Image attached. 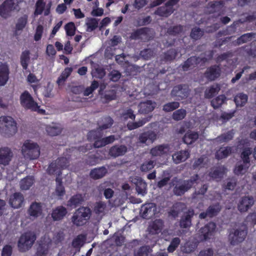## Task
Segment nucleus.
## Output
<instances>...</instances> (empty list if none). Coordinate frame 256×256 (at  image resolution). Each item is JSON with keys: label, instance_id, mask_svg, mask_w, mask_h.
<instances>
[{"label": "nucleus", "instance_id": "f257e3e1", "mask_svg": "<svg viewBox=\"0 0 256 256\" xmlns=\"http://www.w3.org/2000/svg\"><path fill=\"white\" fill-rule=\"evenodd\" d=\"M17 132L16 124L10 116L0 117V132L4 136L10 137Z\"/></svg>", "mask_w": 256, "mask_h": 256}, {"label": "nucleus", "instance_id": "f03ea898", "mask_svg": "<svg viewBox=\"0 0 256 256\" xmlns=\"http://www.w3.org/2000/svg\"><path fill=\"white\" fill-rule=\"evenodd\" d=\"M248 234V230L245 225L232 229L228 236V240L232 246H235L242 242L246 238Z\"/></svg>", "mask_w": 256, "mask_h": 256}, {"label": "nucleus", "instance_id": "7ed1b4c3", "mask_svg": "<svg viewBox=\"0 0 256 256\" xmlns=\"http://www.w3.org/2000/svg\"><path fill=\"white\" fill-rule=\"evenodd\" d=\"M22 153L26 158L35 160L40 156V148L36 143L27 140L22 147Z\"/></svg>", "mask_w": 256, "mask_h": 256}, {"label": "nucleus", "instance_id": "20e7f679", "mask_svg": "<svg viewBox=\"0 0 256 256\" xmlns=\"http://www.w3.org/2000/svg\"><path fill=\"white\" fill-rule=\"evenodd\" d=\"M91 210L88 207L82 206L74 212L71 220L74 224L78 226L84 224L90 218Z\"/></svg>", "mask_w": 256, "mask_h": 256}, {"label": "nucleus", "instance_id": "39448f33", "mask_svg": "<svg viewBox=\"0 0 256 256\" xmlns=\"http://www.w3.org/2000/svg\"><path fill=\"white\" fill-rule=\"evenodd\" d=\"M36 239V234L32 232H28L22 234L18 242V246L21 252L29 250L34 244Z\"/></svg>", "mask_w": 256, "mask_h": 256}, {"label": "nucleus", "instance_id": "423d86ee", "mask_svg": "<svg viewBox=\"0 0 256 256\" xmlns=\"http://www.w3.org/2000/svg\"><path fill=\"white\" fill-rule=\"evenodd\" d=\"M21 0H5L0 6V16L7 18L11 16V14L14 10H18V4Z\"/></svg>", "mask_w": 256, "mask_h": 256}, {"label": "nucleus", "instance_id": "0eeeda50", "mask_svg": "<svg viewBox=\"0 0 256 256\" xmlns=\"http://www.w3.org/2000/svg\"><path fill=\"white\" fill-rule=\"evenodd\" d=\"M199 179L198 174L192 176L190 180L182 181L178 185L175 186L173 190L174 194L176 196H182L192 186L197 182Z\"/></svg>", "mask_w": 256, "mask_h": 256}, {"label": "nucleus", "instance_id": "6e6552de", "mask_svg": "<svg viewBox=\"0 0 256 256\" xmlns=\"http://www.w3.org/2000/svg\"><path fill=\"white\" fill-rule=\"evenodd\" d=\"M20 100L22 106L25 108L38 111L42 114L44 112V110L39 108L37 103L34 101L31 95L26 91L21 94Z\"/></svg>", "mask_w": 256, "mask_h": 256}, {"label": "nucleus", "instance_id": "1a4fd4ad", "mask_svg": "<svg viewBox=\"0 0 256 256\" xmlns=\"http://www.w3.org/2000/svg\"><path fill=\"white\" fill-rule=\"evenodd\" d=\"M180 0H169L164 6L158 7L154 12V14L160 16L168 18L174 10L173 8Z\"/></svg>", "mask_w": 256, "mask_h": 256}, {"label": "nucleus", "instance_id": "9d476101", "mask_svg": "<svg viewBox=\"0 0 256 256\" xmlns=\"http://www.w3.org/2000/svg\"><path fill=\"white\" fill-rule=\"evenodd\" d=\"M158 138L157 134L153 130H148L140 134L138 138V143L148 146L152 144Z\"/></svg>", "mask_w": 256, "mask_h": 256}, {"label": "nucleus", "instance_id": "9b49d317", "mask_svg": "<svg viewBox=\"0 0 256 256\" xmlns=\"http://www.w3.org/2000/svg\"><path fill=\"white\" fill-rule=\"evenodd\" d=\"M216 228V224L214 222H209L199 230L200 238L201 241H206L210 239L213 236Z\"/></svg>", "mask_w": 256, "mask_h": 256}, {"label": "nucleus", "instance_id": "f8f14e48", "mask_svg": "<svg viewBox=\"0 0 256 256\" xmlns=\"http://www.w3.org/2000/svg\"><path fill=\"white\" fill-rule=\"evenodd\" d=\"M252 196H244L240 198L238 204V209L241 212H246L254 204Z\"/></svg>", "mask_w": 256, "mask_h": 256}, {"label": "nucleus", "instance_id": "ddd939ff", "mask_svg": "<svg viewBox=\"0 0 256 256\" xmlns=\"http://www.w3.org/2000/svg\"><path fill=\"white\" fill-rule=\"evenodd\" d=\"M156 211V207L154 203H148L142 206L140 214L143 218L150 219L155 214Z\"/></svg>", "mask_w": 256, "mask_h": 256}, {"label": "nucleus", "instance_id": "4468645a", "mask_svg": "<svg viewBox=\"0 0 256 256\" xmlns=\"http://www.w3.org/2000/svg\"><path fill=\"white\" fill-rule=\"evenodd\" d=\"M190 92L188 86L186 84H180L175 86L171 92V95L177 96L182 100L186 98Z\"/></svg>", "mask_w": 256, "mask_h": 256}, {"label": "nucleus", "instance_id": "2eb2a0df", "mask_svg": "<svg viewBox=\"0 0 256 256\" xmlns=\"http://www.w3.org/2000/svg\"><path fill=\"white\" fill-rule=\"evenodd\" d=\"M194 214V210L191 208L184 212L180 220V227L183 228H189L192 225V218Z\"/></svg>", "mask_w": 256, "mask_h": 256}, {"label": "nucleus", "instance_id": "dca6fc26", "mask_svg": "<svg viewBox=\"0 0 256 256\" xmlns=\"http://www.w3.org/2000/svg\"><path fill=\"white\" fill-rule=\"evenodd\" d=\"M130 181L135 184L136 189L139 194L144 196L146 194V184L140 177L131 176L130 178Z\"/></svg>", "mask_w": 256, "mask_h": 256}, {"label": "nucleus", "instance_id": "f3484780", "mask_svg": "<svg viewBox=\"0 0 256 256\" xmlns=\"http://www.w3.org/2000/svg\"><path fill=\"white\" fill-rule=\"evenodd\" d=\"M222 206L219 203H216L208 206L205 212L200 214L199 217L200 218H205L207 217L212 218L216 216L220 211Z\"/></svg>", "mask_w": 256, "mask_h": 256}, {"label": "nucleus", "instance_id": "a211bd4d", "mask_svg": "<svg viewBox=\"0 0 256 256\" xmlns=\"http://www.w3.org/2000/svg\"><path fill=\"white\" fill-rule=\"evenodd\" d=\"M13 156V152L8 147L0 148V164L6 166L8 164Z\"/></svg>", "mask_w": 256, "mask_h": 256}, {"label": "nucleus", "instance_id": "6ab92c4d", "mask_svg": "<svg viewBox=\"0 0 256 256\" xmlns=\"http://www.w3.org/2000/svg\"><path fill=\"white\" fill-rule=\"evenodd\" d=\"M186 210V206L185 204L181 202H176L170 209L168 215L169 216L175 218L178 216L180 212H184Z\"/></svg>", "mask_w": 256, "mask_h": 256}, {"label": "nucleus", "instance_id": "aec40b11", "mask_svg": "<svg viewBox=\"0 0 256 256\" xmlns=\"http://www.w3.org/2000/svg\"><path fill=\"white\" fill-rule=\"evenodd\" d=\"M221 70L219 66L214 65L208 68L204 73L205 77L210 81L215 80L220 75Z\"/></svg>", "mask_w": 256, "mask_h": 256}, {"label": "nucleus", "instance_id": "412c9836", "mask_svg": "<svg viewBox=\"0 0 256 256\" xmlns=\"http://www.w3.org/2000/svg\"><path fill=\"white\" fill-rule=\"evenodd\" d=\"M24 202L23 195L20 192H15L10 198L9 203L14 208L22 206Z\"/></svg>", "mask_w": 256, "mask_h": 256}, {"label": "nucleus", "instance_id": "4be33fe9", "mask_svg": "<svg viewBox=\"0 0 256 256\" xmlns=\"http://www.w3.org/2000/svg\"><path fill=\"white\" fill-rule=\"evenodd\" d=\"M162 227V220H156L149 224L147 231L149 234L152 235L156 234L161 232Z\"/></svg>", "mask_w": 256, "mask_h": 256}, {"label": "nucleus", "instance_id": "5701e85b", "mask_svg": "<svg viewBox=\"0 0 256 256\" xmlns=\"http://www.w3.org/2000/svg\"><path fill=\"white\" fill-rule=\"evenodd\" d=\"M128 151L127 147L124 145H116L110 148L108 154L111 156L116 158L124 154Z\"/></svg>", "mask_w": 256, "mask_h": 256}, {"label": "nucleus", "instance_id": "b1692460", "mask_svg": "<svg viewBox=\"0 0 256 256\" xmlns=\"http://www.w3.org/2000/svg\"><path fill=\"white\" fill-rule=\"evenodd\" d=\"M112 184L108 182H104L102 183L98 186V190L100 192H104V194L107 199L112 197L114 191L110 188Z\"/></svg>", "mask_w": 256, "mask_h": 256}, {"label": "nucleus", "instance_id": "393cba45", "mask_svg": "<svg viewBox=\"0 0 256 256\" xmlns=\"http://www.w3.org/2000/svg\"><path fill=\"white\" fill-rule=\"evenodd\" d=\"M155 107V103L152 100L141 102L138 105V112L140 114H148L152 112Z\"/></svg>", "mask_w": 256, "mask_h": 256}, {"label": "nucleus", "instance_id": "a878e982", "mask_svg": "<svg viewBox=\"0 0 256 256\" xmlns=\"http://www.w3.org/2000/svg\"><path fill=\"white\" fill-rule=\"evenodd\" d=\"M28 212L30 216L34 218L40 216L42 213L40 204L36 202H32L28 208Z\"/></svg>", "mask_w": 256, "mask_h": 256}, {"label": "nucleus", "instance_id": "bb28decb", "mask_svg": "<svg viewBox=\"0 0 256 256\" xmlns=\"http://www.w3.org/2000/svg\"><path fill=\"white\" fill-rule=\"evenodd\" d=\"M227 169L224 166H220L212 169L209 176L213 179L220 180L226 173Z\"/></svg>", "mask_w": 256, "mask_h": 256}, {"label": "nucleus", "instance_id": "cd10ccee", "mask_svg": "<svg viewBox=\"0 0 256 256\" xmlns=\"http://www.w3.org/2000/svg\"><path fill=\"white\" fill-rule=\"evenodd\" d=\"M256 38V32H250L244 34L238 37L234 42L235 45L240 46L244 44L250 42Z\"/></svg>", "mask_w": 256, "mask_h": 256}, {"label": "nucleus", "instance_id": "c85d7f7f", "mask_svg": "<svg viewBox=\"0 0 256 256\" xmlns=\"http://www.w3.org/2000/svg\"><path fill=\"white\" fill-rule=\"evenodd\" d=\"M168 150V144H160L152 148L150 150V154L152 156H158L166 154Z\"/></svg>", "mask_w": 256, "mask_h": 256}, {"label": "nucleus", "instance_id": "c756f323", "mask_svg": "<svg viewBox=\"0 0 256 256\" xmlns=\"http://www.w3.org/2000/svg\"><path fill=\"white\" fill-rule=\"evenodd\" d=\"M190 156V152L188 150H180L172 155V160L176 164L184 162Z\"/></svg>", "mask_w": 256, "mask_h": 256}, {"label": "nucleus", "instance_id": "7c9ffc66", "mask_svg": "<svg viewBox=\"0 0 256 256\" xmlns=\"http://www.w3.org/2000/svg\"><path fill=\"white\" fill-rule=\"evenodd\" d=\"M8 66L5 64H0V86L4 85L8 79Z\"/></svg>", "mask_w": 256, "mask_h": 256}, {"label": "nucleus", "instance_id": "2f4dec72", "mask_svg": "<svg viewBox=\"0 0 256 256\" xmlns=\"http://www.w3.org/2000/svg\"><path fill=\"white\" fill-rule=\"evenodd\" d=\"M220 90V86L218 84H214L207 88L204 91V97L210 99L217 94Z\"/></svg>", "mask_w": 256, "mask_h": 256}, {"label": "nucleus", "instance_id": "473e14b6", "mask_svg": "<svg viewBox=\"0 0 256 256\" xmlns=\"http://www.w3.org/2000/svg\"><path fill=\"white\" fill-rule=\"evenodd\" d=\"M107 170L104 166L94 168L90 172V176L94 180H98L103 178L107 173Z\"/></svg>", "mask_w": 256, "mask_h": 256}, {"label": "nucleus", "instance_id": "72a5a7b5", "mask_svg": "<svg viewBox=\"0 0 256 256\" xmlns=\"http://www.w3.org/2000/svg\"><path fill=\"white\" fill-rule=\"evenodd\" d=\"M86 240V235L85 234H80L77 236L73 240L72 243V246L76 249L77 251L80 252Z\"/></svg>", "mask_w": 256, "mask_h": 256}, {"label": "nucleus", "instance_id": "f704fd0d", "mask_svg": "<svg viewBox=\"0 0 256 256\" xmlns=\"http://www.w3.org/2000/svg\"><path fill=\"white\" fill-rule=\"evenodd\" d=\"M66 214V209L63 206H59L53 210L52 216L54 220H60L63 218Z\"/></svg>", "mask_w": 256, "mask_h": 256}, {"label": "nucleus", "instance_id": "c9c22d12", "mask_svg": "<svg viewBox=\"0 0 256 256\" xmlns=\"http://www.w3.org/2000/svg\"><path fill=\"white\" fill-rule=\"evenodd\" d=\"M46 131L49 136H56L62 132V128L58 124H52L46 126Z\"/></svg>", "mask_w": 256, "mask_h": 256}, {"label": "nucleus", "instance_id": "e433bc0d", "mask_svg": "<svg viewBox=\"0 0 256 256\" xmlns=\"http://www.w3.org/2000/svg\"><path fill=\"white\" fill-rule=\"evenodd\" d=\"M224 2L222 0L212 1L208 4V8L210 9V12L214 13L220 11L224 6Z\"/></svg>", "mask_w": 256, "mask_h": 256}, {"label": "nucleus", "instance_id": "4c0bfd02", "mask_svg": "<svg viewBox=\"0 0 256 256\" xmlns=\"http://www.w3.org/2000/svg\"><path fill=\"white\" fill-rule=\"evenodd\" d=\"M34 179L32 176H28L21 180L20 182V188L22 190H28L34 184Z\"/></svg>", "mask_w": 256, "mask_h": 256}, {"label": "nucleus", "instance_id": "58836bf2", "mask_svg": "<svg viewBox=\"0 0 256 256\" xmlns=\"http://www.w3.org/2000/svg\"><path fill=\"white\" fill-rule=\"evenodd\" d=\"M72 71V68H66L64 70L56 81V83L58 86L64 85L65 81L70 75Z\"/></svg>", "mask_w": 256, "mask_h": 256}, {"label": "nucleus", "instance_id": "ea45409f", "mask_svg": "<svg viewBox=\"0 0 256 256\" xmlns=\"http://www.w3.org/2000/svg\"><path fill=\"white\" fill-rule=\"evenodd\" d=\"M232 152V148L229 146L220 148L216 154L217 159H222L227 157Z\"/></svg>", "mask_w": 256, "mask_h": 256}, {"label": "nucleus", "instance_id": "a19ab883", "mask_svg": "<svg viewBox=\"0 0 256 256\" xmlns=\"http://www.w3.org/2000/svg\"><path fill=\"white\" fill-rule=\"evenodd\" d=\"M151 118V116L144 118L138 122H129L127 124L128 128L129 130H132L144 126L146 122H148Z\"/></svg>", "mask_w": 256, "mask_h": 256}, {"label": "nucleus", "instance_id": "79ce46f5", "mask_svg": "<svg viewBox=\"0 0 256 256\" xmlns=\"http://www.w3.org/2000/svg\"><path fill=\"white\" fill-rule=\"evenodd\" d=\"M198 138V134L196 132H187L185 134L183 138L184 142L187 144H192L196 141Z\"/></svg>", "mask_w": 256, "mask_h": 256}, {"label": "nucleus", "instance_id": "37998d69", "mask_svg": "<svg viewBox=\"0 0 256 256\" xmlns=\"http://www.w3.org/2000/svg\"><path fill=\"white\" fill-rule=\"evenodd\" d=\"M248 96L243 93H240L234 97V101L237 106H243L248 101Z\"/></svg>", "mask_w": 256, "mask_h": 256}, {"label": "nucleus", "instance_id": "c03bdc74", "mask_svg": "<svg viewBox=\"0 0 256 256\" xmlns=\"http://www.w3.org/2000/svg\"><path fill=\"white\" fill-rule=\"evenodd\" d=\"M152 249L148 246H142L134 251V256H148Z\"/></svg>", "mask_w": 256, "mask_h": 256}, {"label": "nucleus", "instance_id": "a18cd8bd", "mask_svg": "<svg viewBox=\"0 0 256 256\" xmlns=\"http://www.w3.org/2000/svg\"><path fill=\"white\" fill-rule=\"evenodd\" d=\"M234 134V132H233V130H232L226 133L221 134L220 136H218L214 140L216 142H227L232 138Z\"/></svg>", "mask_w": 256, "mask_h": 256}, {"label": "nucleus", "instance_id": "49530a36", "mask_svg": "<svg viewBox=\"0 0 256 256\" xmlns=\"http://www.w3.org/2000/svg\"><path fill=\"white\" fill-rule=\"evenodd\" d=\"M226 100L224 95H220L211 100V106L214 109L218 108Z\"/></svg>", "mask_w": 256, "mask_h": 256}, {"label": "nucleus", "instance_id": "de8ad7c7", "mask_svg": "<svg viewBox=\"0 0 256 256\" xmlns=\"http://www.w3.org/2000/svg\"><path fill=\"white\" fill-rule=\"evenodd\" d=\"M47 172L50 174H58V176L62 174L61 170L57 164L56 160L52 162L47 169Z\"/></svg>", "mask_w": 256, "mask_h": 256}, {"label": "nucleus", "instance_id": "09e8293b", "mask_svg": "<svg viewBox=\"0 0 256 256\" xmlns=\"http://www.w3.org/2000/svg\"><path fill=\"white\" fill-rule=\"evenodd\" d=\"M30 52L26 50L24 51L20 56V64L24 70L28 68V64L30 60Z\"/></svg>", "mask_w": 256, "mask_h": 256}, {"label": "nucleus", "instance_id": "8fccbe9b", "mask_svg": "<svg viewBox=\"0 0 256 256\" xmlns=\"http://www.w3.org/2000/svg\"><path fill=\"white\" fill-rule=\"evenodd\" d=\"M186 111L183 108L178 109L174 111L172 114V118L176 121L182 120L186 115Z\"/></svg>", "mask_w": 256, "mask_h": 256}, {"label": "nucleus", "instance_id": "3c124183", "mask_svg": "<svg viewBox=\"0 0 256 256\" xmlns=\"http://www.w3.org/2000/svg\"><path fill=\"white\" fill-rule=\"evenodd\" d=\"M83 198L80 194H76L72 196L68 202V205L70 206H76L83 202Z\"/></svg>", "mask_w": 256, "mask_h": 256}, {"label": "nucleus", "instance_id": "603ef678", "mask_svg": "<svg viewBox=\"0 0 256 256\" xmlns=\"http://www.w3.org/2000/svg\"><path fill=\"white\" fill-rule=\"evenodd\" d=\"M143 66H140L135 64H128L126 69V72L128 75H136L138 72H140Z\"/></svg>", "mask_w": 256, "mask_h": 256}, {"label": "nucleus", "instance_id": "864d4df0", "mask_svg": "<svg viewBox=\"0 0 256 256\" xmlns=\"http://www.w3.org/2000/svg\"><path fill=\"white\" fill-rule=\"evenodd\" d=\"M156 164V162L154 160L146 161L141 164L140 170L142 172H147L152 170Z\"/></svg>", "mask_w": 256, "mask_h": 256}, {"label": "nucleus", "instance_id": "5fc2aeb1", "mask_svg": "<svg viewBox=\"0 0 256 256\" xmlns=\"http://www.w3.org/2000/svg\"><path fill=\"white\" fill-rule=\"evenodd\" d=\"M236 22H234L228 27L226 30L218 32L217 34V37L219 38L223 36H225L234 33L236 30Z\"/></svg>", "mask_w": 256, "mask_h": 256}, {"label": "nucleus", "instance_id": "6e6d98bb", "mask_svg": "<svg viewBox=\"0 0 256 256\" xmlns=\"http://www.w3.org/2000/svg\"><path fill=\"white\" fill-rule=\"evenodd\" d=\"M213 52L212 51L209 52V54L208 55V58L205 57H197V56H192L190 60L192 62H195V64L197 65L200 63H205L208 62L209 60L212 58Z\"/></svg>", "mask_w": 256, "mask_h": 256}, {"label": "nucleus", "instance_id": "4d7b16f0", "mask_svg": "<svg viewBox=\"0 0 256 256\" xmlns=\"http://www.w3.org/2000/svg\"><path fill=\"white\" fill-rule=\"evenodd\" d=\"M28 22V16L24 15L20 18L17 21L16 25V31L22 30L26 26Z\"/></svg>", "mask_w": 256, "mask_h": 256}, {"label": "nucleus", "instance_id": "13d9d810", "mask_svg": "<svg viewBox=\"0 0 256 256\" xmlns=\"http://www.w3.org/2000/svg\"><path fill=\"white\" fill-rule=\"evenodd\" d=\"M56 181V193L58 196H62L65 194V190L64 186L62 184V178L57 176Z\"/></svg>", "mask_w": 256, "mask_h": 256}, {"label": "nucleus", "instance_id": "bf43d9fd", "mask_svg": "<svg viewBox=\"0 0 256 256\" xmlns=\"http://www.w3.org/2000/svg\"><path fill=\"white\" fill-rule=\"evenodd\" d=\"M204 32L202 30L198 27H195L192 28L190 36L194 40H197L200 39L204 35Z\"/></svg>", "mask_w": 256, "mask_h": 256}, {"label": "nucleus", "instance_id": "052dcab7", "mask_svg": "<svg viewBox=\"0 0 256 256\" xmlns=\"http://www.w3.org/2000/svg\"><path fill=\"white\" fill-rule=\"evenodd\" d=\"M250 164H242L240 163H238L234 170V172L236 174L239 175L240 174H244L246 172Z\"/></svg>", "mask_w": 256, "mask_h": 256}, {"label": "nucleus", "instance_id": "680f3d73", "mask_svg": "<svg viewBox=\"0 0 256 256\" xmlns=\"http://www.w3.org/2000/svg\"><path fill=\"white\" fill-rule=\"evenodd\" d=\"M180 106V103L178 102H168L163 106L162 110L166 112H170L176 110Z\"/></svg>", "mask_w": 256, "mask_h": 256}, {"label": "nucleus", "instance_id": "e2e57ef3", "mask_svg": "<svg viewBox=\"0 0 256 256\" xmlns=\"http://www.w3.org/2000/svg\"><path fill=\"white\" fill-rule=\"evenodd\" d=\"M182 31L183 26L178 25L169 28L167 30V32L170 35L176 36L182 32Z\"/></svg>", "mask_w": 256, "mask_h": 256}, {"label": "nucleus", "instance_id": "0e129e2a", "mask_svg": "<svg viewBox=\"0 0 256 256\" xmlns=\"http://www.w3.org/2000/svg\"><path fill=\"white\" fill-rule=\"evenodd\" d=\"M195 249V245L193 242H188L181 247V250L184 253L190 254L194 251Z\"/></svg>", "mask_w": 256, "mask_h": 256}, {"label": "nucleus", "instance_id": "69168bd1", "mask_svg": "<svg viewBox=\"0 0 256 256\" xmlns=\"http://www.w3.org/2000/svg\"><path fill=\"white\" fill-rule=\"evenodd\" d=\"M92 77L102 78L106 75V72L103 68L98 67L92 71Z\"/></svg>", "mask_w": 256, "mask_h": 256}, {"label": "nucleus", "instance_id": "338daca9", "mask_svg": "<svg viewBox=\"0 0 256 256\" xmlns=\"http://www.w3.org/2000/svg\"><path fill=\"white\" fill-rule=\"evenodd\" d=\"M252 150L250 148H246L243 150L241 154L240 157L244 164H249L250 162L249 156L252 154Z\"/></svg>", "mask_w": 256, "mask_h": 256}, {"label": "nucleus", "instance_id": "774afa93", "mask_svg": "<svg viewBox=\"0 0 256 256\" xmlns=\"http://www.w3.org/2000/svg\"><path fill=\"white\" fill-rule=\"evenodd\" d=\"M99 128L96 130L90 132L88 134V138L90 140H96L102 137L100 130H102Z\"/></svg>", "mask_w": 256, "mask_h": 256}]
</instances>
